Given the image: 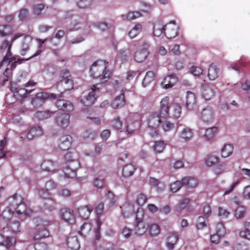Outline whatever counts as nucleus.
I'll return each mask as SVG.
<instances>
[{
    "mask_svg": "<svg viewBox=\"0 0 250 250\" xmlns=\"http://www.w3.org/2000/svg\"><path fill=\"white\" fill-rule=\"evenodd\" d=\"M201 118L203 122L208 123L213 119V112L209 107H207L203 109L201 113Z\"/></svg>",
    "mask_w": 250,
    "mask_h": 250,
    "instance_id": "18",
    "label": "nucleus"
},
{
    "mask_svg": "<svg viewBox=\"0 0 250 250\" xmlns=\"http://www.w3.org/2000/svg\"><path fill=\"white\" fill-rule=\"evenodd\" d=\"M149 233L151 236H156L160 232V227L156 224L151 225L148 228Z\"/></svg>",
    "mask_w": 250,
    "mask_h": 250,
    "instance_id": "50",
    "label": "nucleus"
},
{
    "mask_svg": "<svg viewBox=\"0 0 250 250\" xmlns=\"http://www.w3.org/2000/svg\"><path fill=\"white\" fill-rule=\"evenodd\" d=\"M99 90V88L96 85H93L92 91L89 93L87 96L84 97L81 100V102L85 106H89L94 104L96 99L95 92Z\"/></svg>",
    "mask_w": 250,
    "mask_h": 250,
    "instance_id": "11",
    "label": "nucleus"
},
{
    "mask_svg": "<svg viewBox=\"0 0 250 250\" xmlns=\"http://www.w3.org/2000/svg\"><path fill=\"white\" fill-rule=\"evenodd\" d=\"M165 144L163 141H158L155 143L153 146L154 151L156 153H161L165 148Z\"/></svg>",
    "mask_w": 250,
    "mask_h": 250,
    "instance_id": "57",
    "label": "nucleus"
},
{
    "mask_svg": "<svg viewBox=\"0 0 250 250\" xmlns=\"http://www.w3.org/2000/svg\"><path fill=\"white\" fill-rule=\"evenodd\" d=\"M136 169L135 166L132 164H127L125 165L123 169V175L126 178L132 176Z\"/></svg>",
    "mask_w": 250,
    "mask_h": 250,
    "instance_id": "29",
    "label": "nucleus"
},
{
    "mask_svg": "<svg viewBox=\"0 0 250 250\" xmlns=\"http://www.w3.org/2000/svg\"><path fill=\"white\" fill-rule=\"evenodd\" d=\"M10 90L13 92L15 98L21 103L24 98L30 96V94L35 90V88L18 87L15 84H11Z\"/></svg>",
    "mask_w": 250,
    "mask_h": 250,
    "instance_id": "4",
    "label": "nucleus"
},
{
    "mask_svg": "<svg viewBox=\"0 0 250 250\" xmlns=\"http://www.w3.org/2000/svg\"><path fill=\"white\" fill-rule=\"evenodd\" d=\"M169 98L167 96L162 98L160 103L159 114L162 118H167L169 115Z\"/></svg>",
    "mask_w": 250,
    "mask_h": 250,
    "instance_id": "8",
    "label": "nucleus"
},
{
    "mask_svg": "<svg viewBox=\"0 0 250 250\" xmlns=\"http://www.w3.org/2000/svg\"><path fill=\"white\" fill-rule=\"evenodd\" d=\"M227 167V163L223 162L216 167H215L213 169L214 173L216 175H219L223 173L226 170Z\"/></svg>",
    "mask_w": 250,
    "mask_h": 250,
    "instance_id": "49",
    "label": "nucleus"
},
{
    "mask_svg": "<svg viewBox=\"0 0 250 250\" xmlns=\"http://www.w3.org/2000/svg\"><path fill=\"white\" fill-rule=\"evenodd\" d=\"M55 104L59 110L66 112H70L73 110V104L70 101L62 99L58 100Z\"/></svg>",
    "mask_w": 250,
    "mask_h": 250,
    "instance_id": "14",
    "label": "nucleus"
},
{
    "mask_svg": "<svg viewBox=\"0 0 250 250\" xmlns=\"http://www.w3.org/2000/svg\"><path fill=\"white\" fill-rule=\"evenodd\" d=\"M233 151V146L231 144L225 145L221 150L222 157L227 158L231 155Z\"/></svg>",
    "mask_w": 250,
    "mask_h": 250,
    "instance_id": "32",
    "label": "nucleus"
},
{
    "mask_svg": "<svg viewBox=\"0 0 250 250\" xmlns=\"http://www.w3.org/2000/svg\"><path fill=\"white\" fill-rule=\"evenodd\" d=\"M177 78L174 74L169 75L165 78L162 83V85L166 88H171L177 82Z\"/></svg>",
    "mask_w": 250,
    "mask_h": 250,
    "instance_id": "16",
    "label": "nucleus"
},
{
    "mask_svg": "<svg viewBox=\"0 0 250 250\" xmlns=\"http://www.w3.org/2000/svg\"><path fill=\"white\" fill-rule=\"evenodd\" d=\"M112 127L116 130H119L122 129V122L119 117H116L112 121Z\"/></svg>",
    "mask_w": 250,
    "mask_h": 250,
    "instance_id": "58",
    "label": "nucleus"
},
{
    "mask_svg": "<svg viewBox=\"0 0 250 250\" xmlns=\"http://www.w3.org/2000/svg\"><path fill=\"white\" fill-rule=\"evenodd\" d=\"M215 233L223 237L225 236L226 233V230L222 223L219 222L216 224L215 226Z\"/></svg>",
    "mask_w": 250,
    "mask_h": 250,
    "instance_id": "47",
    "label": "nucleus"
},
{
    "mask_svg": "<svg viewBox=\"0 0 250 250\" xmlns=\"http://www.w3.org/2000/svg\"><path fill=\"white\" fill-rule=\"evenodd\" d=\"M106 198L110 206H113L116 201L115 195L112 192L110 191H108L106 194Z\"/></svg>",
    "mask_w": 250,
    "mask_h": 250,
    "instance_id": "62",
    "label": "nucleus"
},
{
    "mask_svg": "<svg viewBox=\"0 0 250 250\" xmlns=\"http://www.w3.org/2000/svg\"><path fill=\"white\" fill-rule=\"evenodd\" d=\"M13 212L9 208H6L3 211L1 216L6 220H9L12 218Z\"/></svg>",
    "mask_w": 250,
    "mask_h": 250,
    "instance_id": "61",
    "label": "nucleus"
},
{
    "mask_svg": "<svg viewBox=\"0 0 250 250\" xmlns=\"http://www.w3.org/2000/svg\"><path fill=\"white\" fill-rule=\"evenodd\" d=\"M164 31V26L160 21L155 23L153 27V35L156 37H159Z\"/></svg>",
    "mask_w": 250,
    "mask_h": 250,
    "instance_id": "35",
    "label": "nucleus"
},
{
    "mask_svg": "<svg viewBox=\"0 0 250 250\" xmlns=\"http://www.w3.org/2000/svg\"><path fill=\"white\" fill-rule=\"evenodd\" d=\"M16 243V239L13 237H6L4 240L2 246L9 249Z\"/></svg>",
    "mask_w": 250,
    "mask_h": 250,
    "instance_id": "46",
    "label": "nucleus"
},
{
    "mask_svg": "<svg viewBox=\"0 0 250 250\" xmlns=\"http://www.w3.org/2000/svg\"><path fill=\"white\" fill-rule=\"evenodd\" d=\"M122 92V93L117 96L111 103V106L114 109L121 108L125 104L124 93L123 91Z\"/></svg>",
    "mask_w": 250,
    "mask_h": 250,
    "instance_id": "24",
    "label": "nucleus"
},
{
    "mask_svg": "<svg viewBox=\"0 0 250 250\" xmlns=\"http://www.w3.org/2000/svg\"><path fill=\"white\" fill-rule=\"evenodd\" d=\"M121 208L125 217H128L135 212V206L133 203H126L121 207Z\"/></svg>",
    "mask_w": 250,
    "mask_h": 250,
    "instance_id": "20",
    "label": "nucleus"
},
{
    "mask_svg": "<svg viewBox=\"0 0 250 250\" xmlns=\"http://www.w3.org/2000/svg\"><path fill=\"white\" fill-rule=\"evenodd\" d=\"M66 244L71 250H78L80 247L76 236L68 237L66 240Z\"/></svg>",
    "mask_w": 250,
    "mask_h": 250,
    "instance_id": "26",
    "label": "nucleus"
},
{
    "mask_svg": "<svg viewBox=\"0 0 250 250\" xmlns=\"http://www.w3.org/2000/svg\"><path fill=\"white\" fill-rule=\"evenodd\" d=\"M105 172L103 171L99 173L98 177L95 178L93 181L94 187L102 188L104 187L105 184Z\"/></svg>",
    "mask_w": 250,
    "mask_h": 250,
    "instance_id": "25",
    "label": "nucleus"
},
{
    "mask_svg": "<svg viewBox=\"0 0 250 250\" xmlns=\"http://www.w3.org/2000/svg\"><path fill=\"white\" fill-rule=\"evenodd\" d=\"M142 25L138 23L136 24L135 26L128 32V36L131 38H134L139 34V33L142 31Z\"/></svg>",
    "mask_w": 250,
    "mask_h": 250,
    "instance_id": "42",
    "label": "nucleus"
},
{
    "mask_svg": "<svg viewBox=\"0 0 250 250\" xmlns=\"http://www.w3.org/2000/svg\"><path fill=\"white\" fill-rule=\"evenodd\" d=\"M37 231L34 235V239H40L49 236V233L46 228L42 226L38 225L37 226Z\"/></svg>",
    "mask_w": 250,
    "mask_h": 250,
    "instance_id": "21",
    "label": "nucleus"
},
{
    "mask_svg": "<svg viewBox=\"0 0 250 250\" xmlns=\"http://www.w3.org/2000/svg\"><path fill=\"white\" fill-rule=\"evenodd\" d=\"M92 225L89 223H84L81 226L79 233L83 236H85L91 230Z\"/></svg>",
    "mask_w": 250,
    "mask_h": 250,
    "instance_id": "44",
    "label": "nucleus"
},
{
    "mask_svg": "<svg viewBox=\"0 0 250 250\" xmlns=\"http://www.w3.org/2000/svg\"><path fill=\"white\" fill-rule=\"evenodd\" d=\"M11 46H9L8 49L7 50V53L6 55L4 56L2 61L0 63V65H2V64L4 63H9L11 62L15 61L16 60V57L14 56H12V52H11Z\"/></svg>",
    "mask_w": 250,
    "mask_h": 250,
    "instance_id": "36",
    "label": "nucleus"
},
{
    "mask_svg": "<svg viewBox=\"0 0 250 250\" xmlns=\"http://www.w3.org/2000/svg\"><path fill=\"white\" fill-rule=\"evenodd\" d=\"M147 201V198L146 194L143 193L137 195L135 199V203L140 206L144 205Z\"/></svg>",
    "mask_w": 250,
    "mask_h": 250,
    "instance_id": "43",
    "label": "nucleus"
},
{
    "mask_svg": "<svg viewBox=\"0 0 250 250\" xmlns=\"http://www.w3.org/2000/svg\"><path fill=\"white\" fill-rule=\"evenodd\" d=\"M148 229V225L144 222L136 223L134 229L136 234L141 235L146 232Z\"/></svg>",
    "mask_w": 250,
    "mask_h": 250,
    "instance_id": "30",
    "label": "nucleus"
},
{
    "mask_svg": "<svg viewBox=\"0 0 250 250\" xmlns=\"http://www.w3.org/2000/svg\"><path fill=\"white\" fill-rule=\"evenodd\" d=\"M149 52L146 51H141L140 50L137 51L134 54V60L138 62H142L147 58Z\"/></svg>",
    "mask_w": 250,
    "mask_h": 250,
    "instance_id": "31",
    "label": "nucleus"
},
{
    "mask_svg": "<svg viewBox=\"0 0 250 250\" xmlns=\"http://www.w3.org/2000/svg\"><path fill=\"white\" fill-rule=\"evenodd\" d=\"M57 188V184L52 180L47 181L44 188L39 190L38 194L40 197L43 199H51V194L50 191Z\"/></svg>",
    "mask_w": 250,
    "mask_h": 250,
    "instance_id": "6",
    "label": "nucleus"
},
{
    "mask_svg": "<svg viewBox=\"0 0 250 250\" xmlns=\"http://www.w3.org/2000/svg\"><path fill=\"white\" fill-rule=\"evenodd\" d=\"M173 116L176 118H178L180 117L181 114V107L178 104H175L173 105Z\"/></svg>",
    "mask_w": 250,
    "mask_h": 250,
    "instance_id": "63",
    "label": "nucleus"
},
{
    "mask_svg": "<svg viewBox=\"0 0 250 250\" xmlns=\"http://www.w3.org/2000/svg\"><path fill=\"white\" fill-rule=\"evenodd\" d=\"M42 134V130L39 126H33L31 127L27 134V138L28 140H33L34 138L41 136Z\"/></svg>",
    "mask_w": 250,
    "mask_h": 250,
    "instance_id": "23",
    "label": "nucleus"
},
{
    "mask_svg": "<svg viewBox=\"0 0 250 250\" xmlns=\"http://www.w3.org/2000/svg\"><path fill=\"white\" fill-rule=\"evenodd\" d=\"M245 208L243 206L238 207L234 212L235 216L237 218H241L244 217L245 214Z\"/></svg>",
    "mask_w": 250,
    "mask_h": 250,
    "instance_id": "56",
    "label": "nucleus"
},
{
    "mask_svg": "<svg viewBox=\"0 0 250 250\" xmlns=\"http://www.w3.org/2000/svg\"><path fill=\"white\" fill-rule=\"evenodd\" d=\"M182 186H184L183 184V180H182V182L176 181L170 185V190L172 192H176L181 188Z\"/></svg>",
    "mask_w": 250,
    "mask_h": 250,
    "instance_id": "54",
    "label": "nucleus"
},
{
    "mask_svg": "<svg viewBox=\"0 0 250 250\" xmlns=\"http://www.w3.org/2000/svg\"><path fill=\"white\" fill-rule=\"evenodd\" d=\"M35 250H48V246L44 243L37 242L34 244Z\"/></svg>",
    "mask_w": 250,
    "mask_h": 250,
    "instance_id": "64",
    "label": "nucleus"
},
{
    "mask_svg": "<svg viewBox=\"0 0 250 250\" xmlns=\"http://www.w3.org/2000/svg\"><path fill=\"white\" fill-rule=\"evenodd\" d=\"M229 212L223 207H219L218 208V215L221 218H226L229 214Z\"/></svg>",
    "mask_w": 250,
    "mask_h": 250,
    "instance_id": "59",
    "label": "nucleus"
},
{
    "mask_svg": "<svg viewBox=\"0 0 250 250\" xmlns=\"http://www.w3.org/2000/svg\"><path fill=\"white\" fill-rule=\"evenodd\" d=\"M179 239V234L177 232H171L168 234L167 238V246L169 250H173L174 245Z\"/></svg>",
    "mask_w": 250,
    "mask_h": 250,
    "instance_id": "15",
    "label": "nucleus"
},
{
    "mask_svg": "<svg viewBox=\"0 0 250 250\" xmlns=\"http://www.w3.org/2000/svg\"><path fill=\"white\" fill-rule=\"evenodd\" d=\"M8 225V228L12 232L16 233L20 231L19 221L13 220L10 222Z\"/></svg>",
    "mask_w": 250,
    "mask_h": 250,
    "instance_id": "51",
    "label": "nucleus"
},
{
    "mask_svg": "<svg viewBox=\"0 0 250 250\" xmlns=\"http://www.w3.org/2000/svg\"><path fill=\"white\" fill-rule=\"evenodd\" d=\"M217 132V128L216 127L208 128L206 130L204 136L208 140H211L214 137Z\"/></svg>",
    "mask_w": 250,
    "mask_h": 250,
    "instance_id": "40",
    "label": "nucleus"
},
{
    "mask_svg": "<svg viewBox=\"0 0 250 250\" xmlns=\"http://www.w3.org/2000/svg\"><path fill=\"white\" fill-rule=\"evenodd\" d=\"M182 179L183 185L189 188H195L198 184V179L194 177H186Z\"/></svg>",
    "mask_w": 250,
    "mask_h": 250,
    "instance_id": "28",
    "label": "nucleus"
},
{
    "mask_svg": "<svg viewBox=\"0 0 250 250\" xmlns=\"http://www.w3.org/2000/svg\"><path fill=\"white\" fill-rule=\"evenodd\" d=\"M155 75L153 71H149L146 73V76L144 78L142 84L144 87L146 86L154 80Z\"/></svg>",
    "mask_w": 250,
    "mask_h": 250,
    "instance_id": "34",
    "label": "nucleus"
},
{
    "mask_svg": "<svg viewBox=\"0 0 250 250\" xmlns=\"http://www.w3.org/2000/svg\"><path fill=\"white\" fill-rule=\"evenodd\" d=\"M60 76L62 79L61 82H64L68 84V87L65 90H69L73 88V82L72 79H70V76L69 71L67 69H63L60 71Z\"/></svg>",
    "mask_w": 250,
    "mask_h": 250,
    "instance_id": "13",
    "label": "nucleus"
},
{
    "mask_svg": "<svg viewBox=\"0 0 250 250\" xmlns=\"http://www.w3.org/2000/svg\"><path fill=\"white\" fill-rule=\"evenodd\" d=\"M63 172L65 177L68 178H73L76 176V171L71 168H69V167L66 166L63 170Z\"/></svg>",
    "mask_w": 250,
    "mask_h": 250,
    "instance_id": "52",
    "label": "nucleus"
},
{
    "mask_svg": "<svg viewBox=\"0 0 250 250\" xmlns=\"http://www.w3.org/2000/svg\"><path fill=\"white\" fill-rule=\"evenodd\" d=\"M160 126L165 132H167L173 129L174 127V125L168 121L165 120L164 122H161Z\"/></svg>",
    "mask_w": 250,
    "mask_h": 250,
    "instance_id": "48",
    "label": "nucleus"
},
{
    "mask_svg": "<svg viewBox=\"0 0 250 250\" xmlns=\"http://www.w3.org/2000/svg\"><path fill=\"white\" fill-rule=\"evenodd\" d=\"M219 72V69L212 63L208 68V77L210 81H213L218 77Z\"/></svg>",
    "mask_w": 250,
    "mask_h": 250,
    "instance_id": "27",
    "label": "nucleus"
},
{
    "mask_svg": "<svg viewBox=\"0 0 250 250\" xmlns=\"http://www.w3.org/2000/svg\"><path fill=\"white\" fill-rule=\"evenodd\" d=\"M179 28L174 21H170L164 26V34L168 39L174 38L178 35Z\"/></svg>",
    "mask_w": 250,
    "mask_h": 250,
    "instance_id": "7",
    "label": "nucleus"
},
{
    "mask_svg": "<svg viewBox=\"0 0 250 250\" xmlns=\"http://www.w3.org/2000/svg\"><path fill=\"white\" fill-rule=\"evenodd\" d=\"M190 201L189 199L184 198L180 200L176 207V209L180 211L186 208Z\"/></svg>",
    "mask_w": 250,
    "mask_h": 250,
    "instance_id": "53",
    "label": "nucleus"
},
{
    "mask_svg": "<svg viewBox=\"0 0 250 250\" xmlns=\"http://www.w3.org/2000/svg\"><path fill=\"white\" fill-rule=\"evenodd\" d=\"M144 216V210L141 208L137 209L136 214V223L144 222L143 221Z\"/></svg>",
    "mask_w": 250,
    "mask_h": 250,
    "instance_id": "60",
    "label": "nucleus"
},
{
    "mask_svg": "<svg viewBox=\"0 0 250 250\" xmlns=\"http://www.w3.org/2000/svg\"><path fill=\"white\" fill-rule=\"evenodd\" d=\"M69 115L68 113L62 114L56 118V122L58 125L65 128L69 124Z\"/></svg>",
    "mask_w": 250,
    "mask_h": 250,
    "instance_id": "22",
    "label": "nucleus"
},
{
    "mask_svg": "<svg viewBox=\"0 0 250 250\" xmlns=\"http://www.w3.org/2000/svg\"><path fill=\"white\" fill-rule=\"evenodd\" d=\"M214 91L209 86H205L202 91V95L206 101L209 100L214 96Z\"/></svg>",
    "mask_w": 250,
    "mask_h": 250,
    "instance_id": "37",
    "label": "nucleus"
},
{
    "mask_svg": "<svg viewBox=\"0 0 250 250\" xmlns=\"http://www.w3.org/2000/svg\"><path fill=\"white\" fill-rule=\"evenodd\" d=\"M72 141V137L69 135L62 136L59 142L58 148L62 151L67 150L70 147Z\"/></svg>",
    "mask_w": 250,
    "mask_h": 250,
    "instance_id": "10",
    "label": "nucleus"
},
{
    "mask_svg": "<svg viewBox=\"0 0 250 250\" xmlns=\"http://www.w3.org/2000/svg\"><path fill=\"white\" fill-rule=\"evenodd\" d=\"M12 27L8 25H0V35L2 37L7 36L13 34Z\"/></svg>",
    "mask_w": 250,
    "mask_h": 250,
    "instance_id": "38",
    "label": "nucleus"
},
{
    "mask_svg": "<svg viewBox=\"0 0 250 250\" xmlns=\"http://www.w3.org/2000/svg\"><path fill=\"white\" fill-rule=\"evenodd\" d=\"M52 112L49 110L37 111L35 114V117L39 120H44L49 118Z\"/></svg>",
    "mask_w": 250,
    "mask_h": 250,
    "instance_id": "45",
    "label": "nucleus"
},
{
    "mask_svg": "<svg viewBox=\"0 0 250 250\" xmlns=\"http://www.w3.org/2000/svg\"><path fill=\"white\" fill-rule=\"evenodd\" d=\"M108 62L103 60H97L91 66L89 70L90 76L93 79H99L102 83L108 81L112 72L107 69Z\"/></svg>",
    "mask_w": 250,
    "mask_h": 250,
    "instance_id": "1",
    "label": "nucleus"
},
{
    "mask_svg": "<svg viewBox=\"0 0 250 250\" xmlns=\"http://www.w3.org/2000/svg\"><path fill=\"white\" fill-rule=\"evenodd\" d=\"M160 114L156 112L150 114L147 118V124L148 127L154 131V133L157 134L158 128L161 125V119Z\"/></svg>",
    "mask_w": 250,
    "mask_h": 250,
    "instance_id": "5",
    "label": "nucleus"
},
{
    "mask_svg": "<svg viewBox=\"0 0 250 250\" xmlns=\"http://www.w3.org/2000/svg\"><path fill=\"white\" fill-rule=\"evenodd\" d=\"M141 117L137 113L130 114L126 119V132L132 134L141 126Z\"/></svg>",
    "mask_w": 250,
    "mask_h": 250,
    "instance_id": "3",
    "label": "nucleus"
},
{
    "mask_svg": "<svg viewBox=\"0 0 250 250\" xmlns=\"http://www.w3.org/2000/svg\"><path fill=\"white\" fill-rule=\"evenodd\" d=\"M41 168L46 171H52L55 169L54 163L50 160L44 161L41 165Z\"/></svg>",
    "mask_w": 250,
    "mask_h": 250,
    "instance_id": "41",
    "label": "nucleus"
},
{
    "mask_svg": "<svg viewBox=\"0 0 250 250\" xmlns=\"http://www.w3.org/2000/svg\"><path fill=\"white\" fill-rule=\"evenodd\" d=\"M49 94L46 92H40L36 94V96L31 101L32 104L35 107L42 106L45 100L49 98Z\"/></svg>",
    "mask_w": 250,
    "mask_h": 250,
    "instance_id": "9",
    "label": "nucleus"
},
{
    "mask_svg": "<svg viewBox=\"0 0 250 250\" xmlns=\"http://www.w3.org/2000/svg\"><path fill=\"white\" fill-rule=\"evenodd\" d=\"M219 158L213 154L208 155L205 158V164L208 167H212L219 162Z\"/></svg>",
    "mask_w": 250,
    "mask_h": 250,
    "instance_id": "33",
    "label": "nucleus"
},
{
    "mask_svg": "<svg viewBox=\"0 0 250 250\" xmlns=\"http://www.w3.org/2000/svg\"><path fill=\"white\" fill-rule=\"evenodd\" d=\"M8 201L10 203V206L15 208L16 212L18 215H22L24 217L30 216L33 211L27 207L24 202V199L17 194H15L13 196L8 198Z\"/></svg>",
    "mask_w": 250,
    "mask_h": 250,
    "instance_id": "2",
    "label": "nucleus"
},
{
    "mask_svg": "<svg viewBox=\"0 0 250 250\" xmlns=\"http://www.w3.org/2000/svg\"><path fill=\"white\" fill-rule=\"evenodd\" d=\"M196 104V98L195 94L190 91L187 92L186 105L190 110L193 109Z\"/></svg>",
    "mask_w": 250,
    "mask_h": 250,
    "instance_id": "17",
    "label": "nucleus"
},
{
    "mask_svg": "<svg viewBox=\"0 0 250 250\" xmlns=\"http://www.w3.org/2000/svg\"><path fill=\"white\" fill-rule=\"evenodd\" d=\"M93 210V207L91 205H86L79 208L77 211L79 215L83 219H87Z\"/></svg>",
    "mask_w": 250,
    "mask_h": 250,
    "instance_id": "19",
    "label": "nucleus"
},
{
    "mask_svg": "<svg viewBox=\"0 0 250 250\" xmlns=\"http://www.w3.org/2000/svg\"><path fill=\"white\" fill-rule=\"evenodd\" d=\"M62 218L70 224H73L75 222L73 211L68 208H62L61 210Z\"/></svg>",
    "mask_w": 250,
    "mask_h": 250,
    "instance_id": "12",
    "label": "nucleus"
},
{
    "mask_svg": "<svg viewBox=\"0 0 250 250\" xmlns=\"http://www.w3.org/2000/svg\"><path fill=\"white\" fill-rule=\"evenodd\" d=\"M92 2V0H80L77 5L80 8H87L90 7Z\"/></svg>",
    "mask_w": 250,
    "mask_h": 250,
    "instance_id": "55",
    "label": "nucleus"
},
{
    "mask_svg": "<svg viewBox=\"0 0 250 250\" xmlns=\"http://www.w3.org/2000/svg\"><path fill=\"white\" fill-rule=\"evenodd\" d=\"M192 137V130L188 127L184 128L180 133V137L186 141L189 140Z\"/></svg>",
    "mask_w": 250,
    "mask_h": 250,
    "instance_id": "39",
    "label": "nucleus"
}]
</instances>
